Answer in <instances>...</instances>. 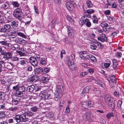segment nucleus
Listing matches in <instances>:
<instances>
[{
  "instance_id": "ddd939ff",
  "label": "nucleus",
  "mask_w": 124,
  "mask_h": 124,
  "mask_svg": "<svg viewBox=\"0 0 124 124\" xmlns=\"http://www.w3.org/2000/svg\"><path fill=\"white\" fill-rule=\"evenodd\" d=\"M1 53L4 56L5 58L8 59L10 58L12 56V53L10 52H6L5 51H3Z\"/></svg>"
},
{
  "instance_id": "cd10ccee",
  "label": "nucleus",
  "mask_w": 124,
  "mask_h": 124,
  "mask_svg": "<svg viewBox=\"0 0 124 124\" xmlns=\"http://www.w3.org/2000/svg\"><path fill=\"white\" fill-rule=\"evenodd\" d=\"M11 4L14 7H18L20 6L19 3L17 1H13L11 2Z\"/></svg>"
},
{
  "instance_id": "b1692460",
  "label": "nucleus",
  "mask_w": 124,
  "mask_h": 124,
  "mask_svg": "<svg viewBox=\"0 0 124 124\" xmlns=\"http://www.w3.org/2000/svg\"><path fill=\"white\" fill-rule=\"evenodd\" d=\"M16 116L12 118H10L8 119V122L9 123L13 124L15 123V121L16 120Z\"/></svg>"
},
{
  "instance_id": "58836bf2",
  "label": "nucleus",
  "mask_w": 124,
  "mask_h": 124,
  "mask_svg": "<svg viewBox=\"0 0 124 124\" xmlns=\"http://www.w3.org/2000/svg\"><path fill=\"white\" fill-rule=\"evenodd\" d=\"M93 22L94 23H98V20L95 15H93Z\"/></svg>"
},
{
  "instance_id": "0eeeda50",
  "label": "nucleus",
  "mask_w": 124,
  "mask_h": 124,
  "mask_svg": "<svg viewBox=\"0 0 124 124\" xmlns=\"http://www.w3.org/2000/svg\"><path fill=\"white\" fill-rule=\"evenodd\" d=\"M66 28L67 29L68 34L70 39H73L74 37V33L75 31L72 28L68 26H67Z\"/></svg>"
},
{
  "instance_id": "e433bc0d",
  "label": "nucleus",
  "mask_w": 124,
  "mask_h": 124,
  "mask_svg": "<svg viewBox=\"0 0 124 124\" xmlns=\"http://www.w3.org/2000/svg\"><path fill=\"white\" fill-rule=\"evenodd\" d=\"M88 56L89 57V59H90L91 60L93 61H96L95 57L92 55H89Z\"/></svg>"
},
{
  "instance_id": "7ed1b4c3",
  "label": "nucleus",
  "mask_w": 124,
  "mask_h": 124,
  "mask_svg": "<svg viewBox=\"0 0 124 124\" xmlns=\"http://www.w3.org/2000/svg\"><path fill=\"white\" fill-rule=\"evenodd\" d=\"M16 122L17 123H20L21 122H25L28 120V118H26L25 115L23 114L20 115H17L16 116Z\"/></svg>"
},
{
  "instance_id": "9d476101",
  "label": "nucleus",
  "mask_w": 124,
  "mask_h": 124,
  "mask_svg": "<svg viewBox=\"0 0 124 124\" xmlns=\"http://www.w3.org/2000/svg\"><path fill=\"white\" fill-rule=\"evenodd\" d=\"M101 25L103 27L102 29L103 30L105 31H108L111 29V27H109L108 24L105 22L102 23L101 24Z\"/></svg>"
},
{
  "instance_id": "774afa93",
  "label": "nucleus",
  "mask_w": 124,
  "mask_h": 124,
  "mask_svg": "<svg viewBox=\"0 0 124 124\" xmlns=\"http://www.w3.org/2000/svg\"><path fill=\"white\" fill-rule=\"evenodd\" d=\"M114 95L115 96L118 97L119 96V93L118 92L115 91L114 93Z\"/></svg>"
},
{
  "instance_id": "338daca9",
  "label": "nucleus",
  "mask_w": 124,
  "mask_h": 124,
  "mask_svg": "<svg viewBox=\"0 0 124 124\" xmlns=\"http://www.w3.org/2000/svg\"><path fill=\"white\" fill-rule=\"evenodd\" d=\"M21 42L20 44H22L23 45L27 43V42L26 40L22 38H21Z\"/></svg>"
},
{
  "instance_id": "4be33fe9",
  "label": "nucleus",
  "mask_w": 124,
  "mask_h": 124,
  "mask_svg": "<svg viewBox=\"0 0 124 124\" xmlns=\"http://www.w3.org/2000/svg\"><path fill=\"white\" fill-rule=\"evenodd\" d=\"M93 43L94 45H95L97 47V46L101 48L103 47V46L101 43L97 40L94 41Z\"/></svg>"
},
{
  "instance_id": "c03bdc74",
  "label": "nucleus",
  "mask_w": 124,
  "mask_h": 124,
  "mask_svg": "<svg viewBox=\"0 0 124 124\" xmlns=\"http://www.w3.org/2000/svg\"><path fill=\"white\" fill-rule=\"evenodd\" d=\"M23 52H22L21 51H18V53L21 56H24L25 55V53L26 52V50L24 51H22Z\"/></svg>"
},
{
  "instance_id": "4468645a",
  "label": "nucleus",
  "mask_w": 124,
  "mask_h": 124,
  "mask_svg": "<svg viewBox=\"0 0 124 124\" xmlns=\"http://www.w3.org/2000/svg\"><path fill=\"white\" fill-rule=\"evenodd\" d=\"M13 64L10 62H6L5 64L4 67L8 70H10L13 68Z\"/></svg>"
},
{
  "instance_id": "8fccbe9b",
  "label": "nucleus",
  "mask_w": 124,
  "mask_h": 124,
  "mask_svg": "<svg viewBox=\"0 0 124 124\" xmlns=\"http://www.w3.org/2000/svg\"><path fill=\"white\" fill-rule=\"evenodd\" d=\"M90 88L88 87H86L83 90V93H88V92Z\"/></svg>"
},
{
  "instance_id": "49530a36",
  "label": "nucleus",
  "mask_w": 124,
  "mask_h": 124,
  "mask_svg": "<svg viewBox=\"0 0 124 124\" xmlns=\"http://www.w3.org/2000/svg\"><path fill=\"white\" fill-rule=\"evenodd\" d=\"M0 108L1 109L4 110H6L7 109L6 105L5 103H2L0 105Z\"/></svg>"
},
{
  "instance_id": "c9c22d12",
  "label": "nucleus",
  "mask_w": 124,
  "mask_h": 124,
  "mask_svg": "<svg viewBox=\"0 0 124 124\" xmlns=\"http://www.w3.org/2000/svg\"><path fill=\"white\" fill-rule=\"evenodd\" d=\"M24 114L27 116L29 117H31L33 115L32 113L30 111H28L25 113Z\"/></svg>"
},
{
  "instance_id": "473e14b6",
  "label": "nucleus",
  "mask_w": 124,
  "mask_h": 124,
  "mask_svg": "<svg viewBox=\"0 0 124 124\" xmlns=\"http://www.w3.org/2000/svg\"><path fill=\"white\" fill-rule=\"evenodd\" d=\"M11 25L13 27H17L18 26L17 23L15 21H13L11 22Z\"/></svg>"
},
{
  "instance_id": "ea45409f",
  "label": "nucleus",
  "mask_w": 124,
  "mask_h": 124,
  "mask_svg": "<svg viewBox=\"0 0 124 124\" xmlns=\"http://www.w3.org/2000/svg\"><path fill=\"white\" fill-rule=\"evenodd\" d=\"M87 81L91 82L95 81V78L93 76H91L87 79Z\"/></svg>"
},
{
  "instance_id": "864d4df0",
  "label": "nucleus",
  "mask_w": 124,
  "mask_h": 124,
  "mask_svg": "<svg viewBox=\"0 0 124 124\" xmlns=\"http://www.w3.org/2000/svg\"><path fill=\"white\" fill-rule=\"evenodd\" d=\"M43 96H44V98L46 99H49L50 98V94L49 93L45 94Z\"/></svg>"
},
{
  "instance_id": "680f3d73",
  "label": "nucleus",
  "mask_w": 124,
  "mask_h": 124,
  "mask_svg": "<svg viewBox=\"0 0 124 124\" xmlns=\"http://www.w3.org/2000/svg\"><path fill=\"white\" fill-rule=\"evenodd\" d=\"M90 48L92 50H94L96 49L97 47L93 44L92 45H90Z\"/></svg>"
},
{
  "instance_id": "393cba45",
  "label": "nucleus",
  "mask_w": 124,
  "mask_h": 124,
  "mask_svg": "<svg viewBox=\"0 0 124 124\" xmlns=\"http://www.w3.org/2000/svg\"><path fill=\"white\" fill-rule=\"evenodd\" d=\"M0 45L4 46L7 47L9 46V43L6 41H0Z\"/></svg>"
},
{
  "instance_id": "412c9836",
  "label": "nucleus",
  "mask_w": 124,
  "mask_h": 124,
  "mask_svg": "<svg viewBox=\"0 0 124 124\" xmlns=\"http://www.w3.org/2000/svg\"><path fill=\"white\" fill-rule=\"evenodd\" d=\"M35 88V86L34 85H32L30 86H29L27 87V90L28 91L32 92L34 90V89H36Z\"/></svg>"
},
{
  "instance_id": "c756f323",
  "label": "nucleus",
  "mask_w": 124,
  "mask_h": 124,
  "mask_svg": "<svg viewBox=\"0 0 124 124\" xmlns=\"http://www.w3.org/2000/svg\"><path fill=\"white\" fill-rule=\"evenodd\" d=\"M122 103V100H119L118 101L117 104V106L119 109H121L122 108L121 105Z\"/></svg>"
},
{
  "instance_id": "13d9d810",
  "label": "nucleus",
  "mask_w": 124,
  "mask_h": 124,
  "mask_svg": "<svg viewBox=\"0 0 124 124\" xmlns=\"http://www.w3.org/2000/svg\"><path fill=\"white\" fill-rule=\"evenodd\" d=\"M110 63L105 62L104 63V65L105 68H107L110 66Z\"/></svg>"
},
{
  "instance_id": "0e129e2a",
  "label": "nucleus",
  "mask_w": 124,
  "mask_h": 124,
  "mask_svg": "<svg viewBox=\"0 0 124 124\" xmlns=\"http://www.w3.org/2000/svg\"><path fill=\"white\" fill-rule=\"evenodd\" d=\"M118 33V31H116L110 34V35L112 36V37H114Z\"/></svg>"
},
{
  "instance_id": "4c0bfd02",
  "label": "nucleus",
  "mask_w": 124,
  "mask_h": 124,
  "mask_svg": "<svg viewBox=\"0 0 124 124\" xmlns=\"http://www.w3.org/2000/svg\"><path fill=\"white\" fill-rule=\"evenodd\" d=\"M87 6L88 8H91L93 6V5L91 1L88 0L86 2Z\"/></svg>"
},
{
  "instance_id": "4d7b16f0",
  "label": "nucleus",
  "mask_w": 124,
  "mask_h": 124,
  "mask_svg": "<svg viewBox=\"0 0 124 124\" xmlns=\"http://www.w3.org/2000/svg\"><path fill=\"white\" fill-rule=\"evenodd\" d=\"M96 83H97L100 86L102 87L103 85L102 84V82L100 80H98L95 82Z\"/></svg>"
},
{
  "instance_id": "5701e85b",
  "label": "nucleus",
  "mask_w": 124,
  "mask_h": 124,
  "mask_svg": "<svg viewBox=\"0 0 124 124\" xmlns=\"http://www.w3.org/2000/svg\"><path fill=\"white\" fill-rule=\"evenodd\" d=\"M112 62L114 66L113 69L114 70H115L116 69L117 66L118 65V62L116 59H113Z\"/></svg>"
},
{
  "instance_id": "3c124183",
  "label": "nucleus",
  "mask_w": 124,
  "mask_h": 124,
  "mask_svg": "<svg viewBox=\"0 0 124 124\" xmlns=\"http://www.w3.org/2000/svg\"><path fill=\"white\" fill-rule=\"evenodd\" d=\"M19 76L20 77H25L26 74L25 73L24 71H22L20 72H19Z\"/></svg>"
},
{
  "instance_id": "6ab92c4d",
  "label": "nucleus",
  "mask_w": 124,
  "mask_h": 124,
  "mask_svg": "<svg viewBox=\"0 0 124 124\" xmlns=\"http://www.w3.org/2000/svg\"><path fill=\"white\" fill-rule=\"evenodd\" d=\"M47 60L46 58L43 57L40 59L39 62L40 64L41 65H45L46 63Z\"/></svg>"
},
{
  "instance_id": "6e6d98bb",
  "label": "nucleus",
  "mask_w": 124,
  "mask_h": 124,
  "mask_svg": "<svg viewBox=\"0 0 124 124\" xmlns=\"http://www.w3.org/2000/svg\"><path fill=\"white\" fill-rule=\"evenodd\" d=\"M69 105H68V106L66 108L65 112L67 114H68L70 111V110L69 108Z\"/></svg>"
},
{
  "instance_id": "9b49d317",
  "label": "nucleus",
  "mask_w": 124,
  "mask_h": 124,
  "mask_svg": "<svg viewBox=\"0 0 124 124\" xmlns=\"http://www.w3.org/2000/svg\"><path fill=\"white\" fill-rule=\"evenodd\" d=\"M68 65L70 69L71 70H75L76 69V64L74 63L73 61L68 62Z\"/></svg>"
},
{
  "instance_id": "69168bd1",
  "label": "nucleus",
  "mask_w": 124,
  "mask_h": 124,
  "mask_svg": "<svg viewBox=\"0 0 124 124\" xmlns=\"http://www.w3.org/2000/svg\"><path fill=\"white\" fill-rule=\"evenodd\" d=\"M17 108L16 107H14L9 108V110H10L11 111H14L15 110H17Z\"/></svg>"
},
{
  "instance_id": "79ce46f5",
  "label": "nucleus",
  "mask_w": 124,
  "mask_h": 124,
  "mask_svg": "<svg viewBox=\"0 0 124 124\" xmlns=\"http://www.w3.org/2000/svg\"><path fill=\"white\" fill-rule=\"evenodd\" d=\"M17 84L15 86H13V89L15 90V91L16 92L17 91H18L19 89V85L18 84Z\"/></svg>"
},
{
  "instance_id": "052dcab7",
  "label": "nucleus",
  "mask_w": 124,
  "mask_h": 124,
  "mask_svg": "<svg viewBox=\"0 0 124 124\" xmlns=\"http://www.w3.org/2000/svg\"><path fill=\"white\" fill-rule=\"evenodd\" d=\"M50 69L48 68H44L43 70V71L46 73H48L49 70Z\"/></svg>"
},
{
  "instance_id": "f704fd0d",
  "label": "nucleus",
  "mask_w": 124,
  "mask_h": 124,
  "mask_svg": "<svg viewBox=\"0 0 124 124\" xmlns=\"http://www.w3.org/2000/svg\"><path fill=\"white\" fill-rule=\"evenodd\" d=\"M16 95L18 97H21L23 95V93L22 92V91H17L16 92Z\"/></svg>"
},
{
  "instance_id": "603ef678",
  "label": "nucleus",
  "mask_w": 124,
  "mask_h": 124,
  "mask_svg": "<svg viewBox=\"0 0 124 124\" xmlns=\"http://www.w3.org/2000/svg\"><path fill=\"white\" fill-rule=\"evenodd\" d=\"M88 74V72H82L80 73V77L81 78L87 75Z\"/></svg>"
},
{
  "instance_id": "72a5a7b5",
  "label": "nucleus",
  "mask_w": 124,
  "mask_h": 124,
  "mask_svg": "<svg viewBox=\"0 0 124 124\" xmlns=\"http://www.w3.org/2000/svg\"><path fill=\"white\" fill-rule=\"evenodd\" d=\"M75 58V56L74 54H71V55L70 56H69L68 57V61L67 60V61H68V62H70L71 61H73L72 60L73 59Z\"/></svg>"
},
{
  "instance_id": "dca6fc26",
  "label": "nucleus",
  "mask_w": 124,
  "mask_h": 124,
  "mask_svg": "<svg viewBox=\"0 0 124 124\" xmlns=\"http://www.w3.org/2000/svg\"><path fill=\"white\" fill-rule=\"evenodd\" d=\"M104 99L105 101L107 103L113 100L112 98L109 94H106L105 96Z\"/></svg>"
},
{
  "instance_id": "5fc2aeb1",
  "label": "nucleus",
  "mask_w": 124,
  "mask_h": 124,
  "mask_svg": "<svg viewBox=\"0 0 124 124\" xmlns=\"http://www.w3.org/2000/svg\"><path fill=\"white\" fill-rule=\"evenodd\" d=\"M17 35L23 38H25L26 37V36L23 33L21 32H19L17 33Z\"/></svg>"
},
{
  "instance_id": "a18cd8bd",
  "label": "nucleus",
  "mask_w": 124,
  "mask_h": 124,
  "mask_svg": "<svg viewBox=\"0 0 124 124\" xmlns=\"http://www.w3.org/2000/svg\"><path fill=\"white\" fill-rule=\"evenodd\" d=\"M38 108L36 106L32 107L31 108V110L33 112H36L37 111Z\"/></svg>"
},
{
  "instance_id": "a878e982",
  "label": "nucleus",
  "mask_w": 124,
  "mask_h": 124,
  "mask_svg": "<svg viewBox=\"0 0 124 124\" xmlns=\"http://www.w3.org/2000/svg\"><path fill=\"white\" fill-rule=\"evenodd\" d=\"M11 26L8 24L5 25L4 26V29L5 30V32L8 31L11 28Z\"/></svg>"
},
{
  "instance_id": "2eb2a0df",
  "label": "nucleus",
  "mask_w": 124,
  "mask_h": 124,
  "mask_svg": "<svg viewBox=\"0 0 124 124\" xmlns=\"http://www.w3.org/2000/svg\"><path fill=\"white\" fill-rule=\"evenodd\" d=\"M74 2L72 1H70V2H67L66 6L67 9L69 10H70L73 7V5Z\"/></svg>"
},
{
  "instance_id": "7c9ffc66",
  "label": "nucleus",
  "mask_w": 124,
  "mask_h": 124,
  "mask_svg": "<svg viewBox=\"0 0 124 124\" xmlns=\"http://www.w3.org/2000/svg\"><path fill=\"white\" fill-rule=\"evenodd\" d=\"M94 12V10L93 9H88L84 12L85 13H87L90 14L93 13Z\"/></svg>"
},
{
  "instance_id": "a211bd4d",
  "label": "nucleus",
  "mask_w": 124,
  "mask_h": 124,
  "mask_svg": "<svg viewBox=\"0 0 124 124\" xmlns=\"http://www.w3.org/2000/svg\"><path fill=\"white\" fill-rule=\"evenodd\" d=\"M39 78V77L37 75H35L31 76L29 78V80L30 82H35Z\"/></svg>"
},
{
  "instance_id": "1a4fd4ad",
  "label": "nucleus",
  "mask_w": 124,
  "mask_h": 124,
  "mask_svg": "<svg viewBox=\"0 0 124 124\" xmlns=\"http://www.w3.org/2000/svg\"><path fill=\"white\" fill-rule=\"evenodd\" d=\"M89 54L85 51L81 52L79 54V56L80 58L85 60H89Z\"/></svg>"
},
{
  "instance_id": "423d86ee",
  "label": "nucleus",
  "mask_w": 124,
  "mask_h": 124,
  "mask_svg": "<svg viewBox=\"0 0 124 124\" xmlns=\"http://www.w3.org/2000/svg\"><path fill=\"white\" fill-rule=\"evenodd\" d=\"M83 118L84 120L88 121L90 119L92 120L94 118L93 116L91 113L86 112L83 115Z\"/></svg>"
},
{
  "instance_id": "bb28decb",
  "label": "nucleus",
  "mask_w": 124,
  "mask_h": 124,
  "mask_svg": "<svg viewBox=\"0 0 124 124\" xmlns=\"http://www.w3.org/2000/svg\"><path fill=\"white\" fill-rule=\"evenodd\" d=\"M9 7V4L7 2H5L2 6L3 8L5 9H8Z\"/></svg>"
},
{
  "instance_id": "e2e57ef3",
  "label": "nucleus",
  "mask_w": 124,
  "mask_h": 124,
  "mask_svg": "<svg viewBox=\"0 0 124 124\" xmlns=\"http://www.w3.org/2000/svg\"><path fill=\"white\" fill-rule=\"evenodd\" d=\"M20 64L22 65H23L26 64L25 61L23 60L19 61Z\"/></svg>"
},
{
  "instance_id": "f8f14e48",
  "label": "nucleus",
  "mask_w": 124,
  "mask_h": 124,
  "mask_svg": "<svg viewBox=\"0 0 124 124\" xmlns=\"http://www.w3.org/2000/svg\"><path fill=\"white\" fill-rule=\"evenodd\" d=\"M29 60L31 64L33 66H36L38 65V61L34 58V57H31L29 58Z\"/></svg>"
},
{
  "instance_id": "39448f33",
  "label": "nucleus",
  "mask_w": 124,
  "mask_h": 124,
  "mask_svg": "<svg viewBox=\"0 0 124 124\" xmlns=\"http://www.w3.org/2000/svg\"><path fill=\"white\" fill-rule=\"evenodd\" d=\"M94 104V102L92 101H88L83 102L81 105L82 107L86 109L88 108L93 107Z\"/></svg>"
},
{
  "instance_id": "a19ab883",
  "label": "nucleus",
  "mask_w": 124,
  "mask_h": 124,
  "mask_svg": "<svg viewBox=\"0 0 124 124\" xmlns=\"http://www.w3.org/2000/svg\"><path fill=\"white\" fill-rule=\"evenodd\" d=\"M48 79L46 77H42L41 79V81L43 83H46L48 80Z\"/></svg>"
},
{
  "instance_id": "09e8293b",
  "label": "nucleus",
  "mask_w": 124,
  "mask_h": 124,
  "mask_svg": "<svg viewBox=\"0 0 124 124\" xmlns=\"http://www.w3.org/2000/svg\"><path fill=\"white\" fill-rule=\"evenodd\" d=\"M21 38L17 37L14 39V40L16 43L20 44L21 42Z\"/></svg>"
},
{
  "instance_id": "f3484780",
  "label": "nucleus",
  "mask_w": 124,
  "mask_h": 124,
  "mask_svg": "<svg viewBox=\"0 0 124 124\" xmlns=\"http://www.w3.org/2000/svg\"><path fill=\"white\" fill-rule=\"evenodd\" d=\"M43 70L41 67L38 68L34 70V73L35 75H39L40 73L43 72Z\"/></svg>"
},
{
  "instance_id": "37998d69",
  "label": "nucleus",
  "mask_w": 124,
  "mask_h": 124,
  "mask_svg": "<svg viewBox=\"0 0 124 124\" xmlns=\"http://www.w3.org/2000/svg\"><path fill=\"white\" fill-rule=\"evenodd\" d=\"M10 59L11 60L13 61H18L20 59L19 58L17 57L16 56L11 57Z\"/></svg>"
},
{
  "instance_id": "20e7f679",
  "label": "nucleus",
  "mask_w": 124,
  "mask_h": 124,
  "mask_svg": "<svg viewBox=\"0 0 124 124\" xmlns=\"http://www.w3.org/2000/svg\"><path fill=\"white\" fill-rule=\"evenodd\" d=\"M85 16L82 17L79 21V23L82 25L83 24H85L88 27H89L91 25V23L90 21L88 19H85Z\"/></svg>"
},
{
  "instance_id": "2f4dec72",
  "label": "nucleus",
  "mask_w": 124,
  "mask_h": 124,
  "mask_svg": "<svg viewBox=\"0 0 124 124\" xmlns=\"http://www.w3.org/2000/svg\"><path fill=\"white\" fill-rule=\"evenodd\" d=\"M114 117V114L112 112H109L106 115V117L107 118H110Z\"/></svg>"
},
{
  "instance_id": "f03ea898",
  "label": "nucleus",
  "mask_w": 124,
  "mask_h": 124,
  "mask_svg": "<svg viewBox=\"0 0 124 124\" xmlns=\"http://www.w3.org/2000/svg\"><path fill=\"white\" fill-rule=\"evenodd\" d=\"M22 13V10L20 8H17L13 12V16L20 21H21L22 18L21 15Z\"/></svg>"
},
{
  "instance_id": "bf43d9fd",
  "label": "nucleus",
  "mask_w": 124,
  "mask_h": 124,
  "mask_svg": "<svg viewBox=\"0 0 124 124\" xmlns=\"http://www.w3.org/2000/svg\"><path fill=\"white\" fill-rule=\"evenodd\" d=\"M18 91H19L21 92L22 91V92L23 93L25 91L24 87L23 86H21V87H19Z\"/></svg>"
},
{
  "instance_id": "6e6552de",
  "label": "nucleus",
  "mask_w": 124,
  "mask_h": 124,
  "mask_svg": "<svg viewBox=\"0 0 124 124\" xmlns=\"http://www.w3.org/2000/svg\"><path fill=\"white\" fill-rule=\"evenodd\" d=\"M98 40L102 42H106L107 40V37L105 34L102 33L100 34V36L97 38Z\"/></svg>"
},
{
  "instance_id": "aec40b11",
  "label": "nucleus",
  "mask_w": 124,
  "mask_h": 124,
  "mask_svg": "<svg viewBox=\"0 0 124 124\" xmlns=\"http://www.w3.org/2000/svg\"><path fill=\"white\" fill-rule=\"evenodd\" d=\"M108 104L109 107L111 110H113L115 108V104L114 101L113 100L107 103Z\"/></svg>"
},
{
  "instance_id": "f257e3e1",
  "label": "nucleus",
  "mask_w": 124,
  "mask_h": 124,
  "mask_svg": "<svg viewBox=\"0 0 124 124\" xmlns=\"http://www.w3.org/2000/svg\"><path fill=\"white\" fill-rule=\"evenodd\" d=\"M63 89L62 85H59L57 86L55 93V100H58L62 96L63 93Z\"/></svg>"
},
{
  "instance_id": "de8ad7c7",
  "label": "nucleus",
  "mask_w": 124,
  "mask_h": 124,
  "mask_svg": "<svg viewBox=\"0 0 124 124\" xmlns=\"http://www.w3.org/2000/svg\"><path fill=\"white\" fill-rule=\"evenodd\" d=\"M122 55V53L120 52H116V53L115 55L118 58H120Z\"/></svg>"
},
{
  "instance_id": "c85d7f7f",
  "label": "nucleus",
  "mask_w": 124,
  "mask_h": 124,
  "mask_svg": "<svg viewBox=\"0 0 124 124\" xmlns=\"http://www.w3.org/2000/svg\"><path fill=\"white\" fill-rule=\"evenodd\" d=\"M0 124H8L7 121L5 120V118H2L0 120Z\"/></svg>"
}]
</instances>
